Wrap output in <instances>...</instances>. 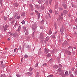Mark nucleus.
Instances as JSON below:
<instances>
[{
  "instance_id": "54",
  "label": "nucleus",
  "mask_w": 77,
  "mask_h": 77,
  "mask_svg": "<svg viewBox=\"0 0 77 77\" xmlns=\"http://www.w3.org/2000/svg\"><path fill=\"white\" fill-rule=\"evenodd\" d=\"M63 14L62 13L61 14V16H62H62H63Z\"/></svg>"
},
{
  "instance_id": "11",
  "label": "nucleus",
  "mask_w": 77,
  "mask_h": 77,
  "mask_svg": "<svg viewBox=\"0 0 77 77\" xmlns=\"http://www.w3.org/2000/svg\"><path fill=\"white\" fill-rule=\"evenodd\" d=\"M65 75L66 76H67V75H68V72L66 71L65 73Z\"/></svg>"
},
{
  "instance_id": "1",
  "label": "nucleus",
  "mask_w": 77,
  "mask_h": 77,
  "mask_svg": "<svg viewBox=\"0 0 77 77\" xmlns=\"http://www.w3.org/2000/svg\"><path fill=\"white\" fill-rule=\"evenodd\" d=\"M65 52L67 54L71 55V52L70 51H68V50H66L65 51Z\"/></svg>"
},
{
  "instance_id": "35",
  "label": "nucleus",
  "mask_w": 77,
  "mask_h": 77,
  "mask_svg": "<svg viewBox=\"0 0 77 77\" xmlns=\"http://www.w3.org/2000/svg\"><path fill=\"white\" fill-rule=\"evenodd\" d=\"M51 37H52V38H55V36H54L53 35H51Z\"/></svg>"
},
{
  "instance_id": "61",
  "label": "nucleus",
  "mask_w": 77,
  "mask_h": 77,
  "mask_svg": "<svg viewBox=\"0 0 77 77\" xmlns=\"http://www.w3.org/2000/svg\"><path fill=\"white\" fill-rule=\"evenodd\" d=\"M35 12H36V13H38V12L37 11H36V10L35 11Z\"/></svg>"
},
{
  "instance_id": "30",
  "label": "nucleus",
  "mask_w": 77,
  "mask_h": 77,
  "mask_svg": "<svg viewBox=\"0 0 77 77\" xmlns=\"http://www.w3.org/2000/svg\"><path fill=\"white\" fill-rule=\"evenodd\" d=\"M38 63H36V64H35V67H37L38 66Z\"/></svg>"
},
{
  "instance_id": "55",
  "label": "nucleus",
  "mask_w": 77,
  "mask_h": 77,
  "mask_svg": "<svg viewBox=\"0 0 77 77\" xmlns=\"http://www.w3.org/2000/svg\"><path fill=\"white\" fill-rule=\"evenodd\" d=\"M60 10H63V9L62 8H60Z\"/></svg>"
},
{
  "instance_id": "57",
  "label": "nucleus",
  "mask_w": 77,
  "mask_h": 77,
  "mask_svg": "<svg viewBox=\"0 0 77 77\" xmlns=\"http://www.w3.org/2000/svg\"><path fill=\"white\" fill-rule=\"evenodd\" d=\"M59 66H60V67H62V65L60 64L59 65Z\"/></svg>"
},
{
  "instance_id": "63",
  "label": "nucleus",
  "mask_w": 77,
  "mask_h": 77,
  "mask_svg": "<svg viewBox=\"0 0 77 77\" xmlns=\"http://www.w3.org/2000/svg\"><path fill=\"white\" fill-rule=\"evenodd\" d=\"M8 41H10V38H8Z\"/></svg>"
},
{
  "instance_id": "12",
  "label": "nucleus",
  "mask_w": 77,
  "mask_h": 77,
  "mask_svg": "<svg viewBox=\"0 0 77 77\" xmlns=\"http://www.w3.org/2000/svg\"><path fill=\"white\" fill-rule=\"evenodd\" d=\"M26 13H23L21 14V16H22V17H24Z\"/></svg>"
},
{
  "instance_id": "21",
  "label": "nucleus",
  "mask_w": 77,
  "mask_h": 77,
  "mask_svg": "<svg viewBox=\"0 0 77 77\" xmlns=\"http://www.w3.org/2000/svg\"><path fill=\"white\" fill-rule=\"evenodd\" d=\"M29 45H26L25 46V47L26 48H29Z\"/></svg>"
},
{
  "instance_id": "24",
  "label": "nucleus",
  "mask_w": 77,
  "mask_h": 77,
  "mask_svg": "<svg viewBox=\"0 0 77 77\" xmlns=\"http://www.w3.org/2000/svg\"><path fill=\"white\" fill-rule=\"evenodd\" d=\"M57 68V65H55L54 66V68Z\"/></svg>"
},
{
  "instance_id": "39",
  "label": "nucleus",
  "mask_w": 77,
  "mask_h": 77,
  "mask_svg": "<svg viewBox=\"0 0 77 77\" xmlns=\"http://www.w3.org/2000/svg\"><path fill=\"white\" fill-rule=\"evenodd\" d=\"M51 2H52V1L51 0H50L49 1L50 5H51Z\"/></svg>"
},
{
  "instance_id": "4",
  "label": "nucleus",
  "mask_w": 77,
  "mask_h": 77,
  "mask_svg": "<svg viewBox=\"0 0 77 77\" xmlns=\"http://www.w3.org/2000/svg\"><path fill=\"white\" fill-rule=\"evenodd\" d=\"M32 27L33 29H36V24H34V25H33Z\"/></svg>"
},
{
  "instance_id": "22",
  "label": "nucleus",
  "mask_w": 77,
  "mask_h": 77,
  "mask_svg": "<svg viewBox=\"0 0 77 77\" xmlns=\"http://www.w3.org/2000/svg\"><path fill=\"white\" fill-rule=\"evenodd\" d=\"M40 38H42V39L43 38V35H42V34H41V36H40Z\"/></svg>"
},
{
  "instance_id": "26",
  "label": "nucleus",
  "mask_w": 77,
  "mask_h": 77,
  "mask_svg": "<svg viewBox=\"0 0 77 77\" xmlns=\"http://www.w3.org/2000/svg\"><path fill=\"white\" fill-rule=\"evenodd\" d=\"M52 32H51V30H50L49 32V33L50 35H51V34Z\"/></svg>"
},
{
  "instance_id": "40",
  "label": "nucleus",
  "mask_w": 77,
  "mask_h": 77,
  "mask_svg": "<svg viewBox=\"0 0 77 77\" xmlns=\"http://www.w3.org/2000/svg\"><path fill=\"white\" fill-rule=\"evenodd\" d=\"M48 16H49L50 18H51V16H50V14L49 13H48Z\"/></svg>"
},
{
  "instance_id": "8",
  "label": "nucleus",
  "mask_w": 77,
  "mask_h": 77,
  "mask_svg": "<svg viewBox=\"0 0 77 77\" xmlns=\"http://www.w3.org/2000/svg\"><path fill=\"white\" fill-rule=\"evenodd\" d=\"M26 74H27L29 75H32V72H29L26 73Z\"/></svg>"
},
{
  "instance_id": "36",
  "label": "nucleus",
  "mask_w": 77,
  "mask_h": 77,
  "mask_svg": "<svg viewBox=\"0 0 77 77\" xmlns=\"http://www.w3.org/2000/svg\"><path fill=\"white\" fill-rule=\"evenodd\" d=\"M47 65V64L46 63H45L43 64L42 66H46Z\"/></svg>"
},
{
  "instance_id": "17",
  "label": "nucleus",
  "mask_w": 77,
  "mask_h": 77,
  "mask_svg": "<svg viewBox=\"0 0 77 77\" xmlns=\"http://www.w3.org/2000/svg\"><path fill=\"white\" fill-rule=\"evenodd\" d=\"M38 19H39L40 18V17H41V15H40V13H39L38 14Z\"/></svg>"
},
{
  "instance_id": "56",
  "label": "nucleus",
  "mask_w": 77,
  "mask_h": 77,
  "mask_svg": "<svg viewBox=\"0 0 77 77\" xmlns=\"http://www.w3.org/2000/svg\"><path fill=\"white\" fill-rule=\"evenodd\" d=\"M75 21L77 23V18L76 19Z\"/></svg>"
},
{
  "instance_id": "16",
  "label": "nucleus",
  "mask_w": 77,
  "mask_h": 77,
  "mask_svg": "<svg viewBox=\"0 0 77 77\" xmlns=\"http://www.w3.org/2000/svg\"><path fill=\"white\" fill-rule=\"evenodd\" d=\"M17 26H18V24H17V22H16L15 24L14 27H17Z\"/></svg>"
},
{
  "instance_id": "15",
  "label": "nucleus",
  "mask_w": 77,
  "mask_h": 77,
  "mask_svg": "<svg viewBox=\"0 0 77 77\" xmlns=\"http://www.w3.org/2000/svg\"><path fill=\"white\" fill-rule=\"evenodd\" d=\"M20 30H21V27L19 26L18 28V29H17V31H18V32H20Z\"/></svg>"
},
{
  "instance_id": "28",
  "label": "nucleus",
  "mask_w": 77,
  "mask_h": 77,
  "mask_svg": "<svg viewBox=\"0 0 77 77\" xmlns=\"http://www.w3.org/2000/svg\"><path fill=\"white\" fill-rule=\"evenodd\" d=\"M21 23H22V24H24L25 23V21H24V20H23V21L21 22Z\"/></svg>"
},
{
  "instance_id": "44",
  "label": "nucleus",
  "mask_w": 77,
  "mask_h": 77,
  "mask_svg": "<svg viewBox=\"0 0 77 77\" xmlns=\"http://www.w3.org/2000/svg\"><path fill=\"white\" fill-rule=\"evenodd\" d=\"M15 5L16 7H17L18 6V5L17 3L15 4Z\"/></svg>"
},
{
  "instance_id": "50",
  "label": "nucleus",
  "mask_w": 77,
  "mask_h": 77,
  "mask_svg": "<svg viewBox=\"0 0 77 77\" xmlns=\"http://www.w3.org/2000/svg\"><path fill=\"white\" fill-rule=\"evenodd\" d=\"M57 33V31L54 33V34H56V33Z\"/></svg>"
},
{
  "instance_id": "14",
  "label": "nucleus",
  "mask_w": 77,
  "mask_h": 77,
  "mask_svg": "<svg viewBox=\"0 0 77 77\" xmlns=\"http://www.w3.org/2000/svg\"><path fill=\"white\" fill-rule=\"evenodd\" d=\"M1 64L2 65V66L3 67H5V66H3V62L2 61H1Z\"/></svg>"
},
{
  "instance_id": "60",
  "label": "nucleus",
  "mask_w": 77,
  "mask_h": 77,
  "mask_svg": "<svg viewBox=\"0 0 77 77\" xmlns=\"http://www.w3.org/2000/svg\"><path fill=\"white\" fill-rule=\"evenodd\" d=\"M73 29H75V27H73Z\"/></svg>"
},
{
  "instance_id": "19",
  "label": "nucleus",
  "mask_w": 77,
  "mask_h": 77,
  "mask_svg": "<svg viewBox=\"0 0 77 77\" xmlns=\"http://www.w3.org/2000/svg\"><path fill=\"white\" fill-rule=\"evenodd\" d=\"M54 26L55 27V29H57V24H56V23H55Z\"/></svg>"
},
{
  "instance_id": "27",
  "label": "nucleus",
  "mask_w": 77,
  "mask_h": 77,
  "mask_svg": "<svg viewBox=\"0 0 77 77\" xmlns=\"http://www.w3.org/2000/svg\"><path fill=\"white\" fill-rule=\"evenodd\" d=\"M74 74H75V76L76 75H77V70L76 72H75L74 73Z\"/></svg>"
},
{
  "instance_id": "10",
  "label": "nucleus",
  "mask_w": 77,
  "mask_h": 77,
  "mask_svg": "<svg viewBox=\"0 0 77 77\" xmlns=\"http://www.w3.org/2000/svg\"><path fill=\"white\" fill-rule=\"evenodd\" d=\"M47 57H51V54L50 53H49L47 55Z\"/></svg>"
},
{
  "instance_id": "45",
  "label": "nucleus",
  "mask_w": 77,
  "mask_h": 77,
  "mask_svg": "<svg viewBox=\"0 0 77 77\" xmlns=\"http://www.w3.org/2000/svg\"><path fill=\"white\" fill-rule=\"evenodd\" d=\"M17 48H16L15 49H14V52H15V51H16V50H17Z\"/></svg>"
},
{
  "instance_id": "51",
  "label": "nucleus",
  "mask_w": 77,
  "mask_h": 77,
  "mask_svg": "<svg viewBox=\"0 0 77 77\" xmlns=\"http://www.w3.org/2000/svg\"><path fill=\"white\" fill-rule=\"evenodd\" d=\"M21 46L19 47V49L20 50H21Z\"/></svg>"
},
{
  "instance_id": "20",
  "label": "nucleus",
  "mask_w": 77,
  "mask_h": 77,
  "mask_svg": "<svg viewBox=\"0 0 77 77\" xmlns=\"http://www.w3.org/2000/svg\"><path fill=\"white\" fill-rule=\"evenodd\" d=\"M62 70L60 68L57 70V71H59V72H62Z\"/></svg>"
},
{
  "instance_id": "7",
  "label": "nucleus",
  "mask_w": 77,
  "mask_h": 77,
  "mask_svg": "<svg viewBox=\"0 0 77 77\" xmlns=\"http://www.w3.org/2000/svg\"><path fill=\"white\" fill-rule=\"evenodd\" d=\"M18 33H16L13 34V36H14V37H17V36H18Z\"/></svg>"
},
{
  "instance_id": "37",
  "label": "nucleus",
  "mask_w": 77,
  "mask_h": 77,
  "mask_svg": "<svg viewBox=\"0 0 77 77\" xmlns=\"http://www.w3.org/2000/svg\"><path fill=\"white\" fill-rule=\"evenodd\" d=\"M59 18H60V19H59L60 20H62L63 19L62 17H59Z\"/></svg>"
},
{
  "instance_id": "5",
  "label": "nucleus",
  "mask_w": 77,
  "mask_h": 77,
  "mask_svg": "<svg viewBox=\"0 0 77 77\" xmlns=\"http://www.w3.org/2000/svg\"><path fill=\"white\" fill-rule=\"evenodd\" d=\"M9 27L8 26V25H6L5 26V27H4V31H6V29L8 28Z\"/></svg>"
},
{
  "instance_id": "42",
  "label": "nucleus",
  "mask_w": 77,
  "mask_h": 77,
  "mask_svg": "<svg viewBox=\"0 0 77 77\" xmlns=\"http://www.w3.org/2000/svg\"><path fill=\"white\" fill-rule=\"evenodd\" d=\"M71 5H72V7H74V4H73V3H71Z\"/></svg>"
},
{
  "instance_id": "62",
  "label": "nucleus",
  "mask_w": 77,
  "mask_h": 77,
  "mask_svg": "<svg viewBox=\"0 0 77 77\" xmlns=\"http://www.w3.org/2000/svg\"><path fill=\"white\" fill-rule=\"evenodd\" d=\"M9 35H12V33H10V34H9Z\"/></svg>"
},
{
  "instance_id": "49",
  "label": "nucleus",
  "mask_w": 77,
  "mask_h": 77,
  "mask_svg": "<svg viewBox=\"0 0 77 77\" xmlns=\"http://www.w3.org/2000/svg\"><path fill=\"white\" fill-rule=\"evenodd\" d=\"M52 77V75H49L47 77Z\"/></svg>"
},
{
  "instance_id": "18",
  "label": "nucleus",
  "mask_w": 77,
  "mask_h": 77,
  "mask_svg": "<svg viewBox=\"0 0 77 77\" xmlns=\"http://www.w3.org/2000/svg\"><path fill=\"white\" fill-rule=\"evenodd\" d=\"M68 49H70V50H73L72 48V47H69L68 48Z\"/></svg>"
},
{
  "instance_id": "33",
  "label": "nucleus",
  "mask_w": 77,
  "mask_h": 77,
  "mask_svg": "<svg viewBox=\"0 0 77 77\" xmlns=\"http://www.w3.org/2000/svg\"><path fill=\"white\" fill-rule=\"evenodd\" d=\"M32 69H33L32 67H30L29 69V71H32Z\"/></svg>"
},
{
  "instance_id": "58",
  "label": "nucleus",
  "mask_w": 77,
  "mask_h": 77,
  "mask_svg": "<svg viewBox=\"0 0 77 77\" xmlns=\"http://www.w3.org/2000/svg\"><path fill=\"white\" fill-rule=\"evenodd\" d=\"M28 33V31H26V33Z\"/></svg>"
},
{
  "instance_id": "43",
  "label": "nucleus",
  "mask_w": 77,
  "mask_h": 77,
  "mask_svg": "<svg viewBox=\"0 0 77 77\" xmlns=\"http://www.w3.org/2000/svg\"><path fill=\"white\" fill-rule=\"evenodd\" d=\"M48 39H49L47 37L46 38V41H48Z\"/></svg>"
},
{
  "instance_id": "13",
  "label": "nucleus",
  "mask_w": 77,
  "mask_h": 77,
  "mask_svg": "<svg viewBox=\"0 0 77 77\" xmlns=\"http://www.w3.org/2000/svg\"><path fill=\"white\" fill-rule=\"evenodd\" d=\"M63 12L64 14H67L68 12L67 11L64 10L63 11Z\"/></svg>"
},
{
  "instance_id": "48",
  "label": "nucleus",
  "mask_w": 77,
  "mask_h": 77,
  "mask_svg": "<svg viewBox=\"0 0 77 77\" xmlns=\"http://www.w3.org/2000/svg\"><path fill=\"white\" fill-rule=\"evenodd\" d=\"M74 77V76H73V75H70V77Z\"/></svg>"
},
{
  "instance_id": "23",
  "label": "nucleus",
  "mask_w": 77,
  "mask_h": 77,
  "mask_svg": "<svg viewBox=\"0 0 77 77\" xmlns=\"http://www.w3.org/2000/svg\"><path fill=\"white\" fill-rule=\"evenodd\" d=\"M28 56H29L28 55H25L24 56V57H25V58H26L28 57Z\"/></svg>"
},
{
  "instance_id": "2",
  "label": "nucleus",
  "mask_w": 77,
  "mask_h": 77,
  "mask_svg": "<svg viewBox=\"0 0 77 77\" xmlns=\"http://www.w3.org/2000/svg\"><path fill=\"white\" fill-rule=\"evenodd\" d=\"M14 18H17V19H18L19 18H20V17L18 16V14H16L14 15Z\"/></svg>"
},
{
  "instance_id": "47",
  "label": "nucleus",
  "mask_w": 77,
  "mask_h": 77,
  "mask_svg": "<svg viewBox=\"0 0 77 77\" xmlns=\"http://www.w3.org/2000/svg\"><path fill=\"white\" fill-rule=\"evenodd\" d=\"M55 14H57V11H55Z\"/></svg>"
},
{
  "instance_id": "53",
  "label": "nucleus",
  "mask_w": 77,
  "mask_h": 77,
  "mask_svg": "<svg viewBox=\"0 0 77 77\" xmlns=\"http://www.w3.org/2000/svg\"><path fill=\"white\" fill-rule=\"evenodd\" d=\"M74 68H72V71H74Z\"/></svg>"
},
{
  "instance_id": "29",
  "label": "nucleus",
  "mask_w": 77,
  "mask_h": 77,
  "mask_svg": "<svg viewBox=\"0 0 77 77\" xmlns=\"http://www.w3.org/2000/svg\"><path fill=\"white\" fill-rule=\"evenodd\" d=\"M15 23V22L14 21V20H13V21H12L11 22V23L12 24H14Z\"/></svg>"
},
{
  "instance_id": "3",
  "label": "nucleus",
  "mask_w": 77,
  "mask_h": 77,
  "mask_svg": "<svg viewBox=\"0 0 77 77\" xmlns=\"http://www.w3.org/2000/svg\"><path fill=\"white\" fill-rule=\"evenodd\" d=\"M60 31L61 32V34L62 35V34H63V33L64 31H65V29L63 28H61Z\"/></svg>"
},
{
  "instance_id": "34",
  "label": "nucleus",
  "mask_w": 77,
  "mask_h": 77,
  "mask_svg": "<svg viewBox=\"0 0 77 77\" xmlns=\"http://www.w3.org/2000/svg\"><path fill=\"white\" fill-rule=\"evenodd\" d=\"M49 12H50L51 13V14L52 12H53V11H52V10H50L49 11Z\"/></svg>"
},
{
  "instance_id": "32",
  "label": "nucleus",
  "mask_w": 77,
  "mask_h": 77,
  "mask_svg": "<svg viewBox=\"0 0 77 77\" xmlns=\"http://www.w3.org/2000/svg\"><path fill=\"white\" fill-rule=\"evenodd\" d=\"M29 6L31 7V8H33V5L32 4H30L29 5Z\"/></svg>"
},
{
  "instance_id": "6",
  "label": "nucleus",
  "mask_w": 77,
  "mask_h": 77,
  "mask_svg": "<svg viewBox=\"0 0 77 77\" xmlns=\"http://www.w3.org/2000/svg\"><path fill=\"white\" fill-rule=\"evenodd\" d=\"M48 52H49V51L47 49L45 48V49L44 53H45L47 54V53H48Z\"/></svg>"
},
{
  "instance_id": "31",
  "label": "nucleus",
  "mask_w": 77,
  "mask_h": 77,
  "mask_svg": "<svg viewBox=\"0 0 77 77\" xmlns=\"http://www.w3.org/2000/svg\"><path fill=\"white\" fill-rule=\"evenodd\" d=\"M23 30H24V32H25V31H26V27H23Z\"/></svg>"
},
{
  "instance_id": "52",
  "label": "nucleus",
  "mask_w": 77,
  "mask_h": 77,
  "mask_svg": "<svg viewBox=\"0 0 77 77\" xmlns=\"http://www.w3.org/2000/svg\"><path fill=\"white\" fill-rule=\"evenodd\" d=\"M42 2H45V0H42Z\"/></svg>"
},
{
  "instance_id": "38",
  "label": "nucleus",
  "mask_w": 77,
  "mask_h": 77,
  "mask_svg": "<svg viewBox=\"0 0 77 77\" xmlns=\"http://www.w3.org/2000/svg\"><path fill=\"white\" fill-rule=\"evenodd\" d=\"M38 3H39V4H41V1H40V0H39L38 1Z\"/></svg>"
},
{
  "instance_id": "59",
  "label": "nucleus",
  "mask_w": 77,
  "mask_h": 77,
  "mask_svg": "<svg viewBox=\"0 0 77 77\" xmlns=\"http://www.w3.org/2000/svg\"><path fill=\"white\" fill-rule=\"evenodd\" d=\"M33 13H32L30 14V15H33Z\"/></svg>"
},
{
  "instance_id": "9",
  "label": "nucleus",
  "mask_w": 77,
  "mask_h": 77,
  "mask_svg": "<svg viewBox=\"0 0 77 77\" xmlns=\"http://www.w3.org/2000/svg\"><path fill=\"white\" fill-rule=\"evenodd\" d=\"M63 6L64 7L65 9H66V6L65 3H64V4H63Z\"/></svg>"
},
{
  "instance_id": "46",
  "label": "nucleus",
  "mask_w": 77,
  "mask_h": 77,
  "mask_svg": "<svg viewBox=\"0 0 77 77\" xmlns=\"http://www.w3.org/2000/svg\"><path fill=\"white\" fill-rule=\"evenodd\" d=\"M36 8H37V9H39V5H37Z\"/></svg>"
},
{
  "instance_id": "25",
  "label": "nucleus",
  "mask_w": 77,
  "mask_h": 77,
  "mask_svg": "<svg viewBox=\"0 0 77 77\" xmlns=\"http://www.w3.org/2000/svg\"><path fill=\"white\" fill-rule=\"evenodd\" d=\"M16 76H17V77H20L21 76V75H20V74H17L16 75Z\"/></svg>"
},
{
  "instance_id": "41",
  "label": "nucleus",
  "mask_w": 77,
  "mask_h": 77,
  "mask_svg": "<svg viewBox=\"0 0 77 77\" xmlns=\"http://www.w3.org/2000/svg\"><path fill=\"white\" fill-rule=\"evenodd\" d=\"M39 76V73L37 72V77H38Z\"/></svg>"
},
{
  "instance_id": "64",
  "label": "nucleus",
  "mask_w": 77,
  "mask_h": 77,
  "mask_svg": "<svg viewBox=\"0 0 77 77\" xmlns=\"http://www.w3.org/2000/svg\"><path fill=\"white\" fill-rule=\"evenodd\" d=\"M73 54H75V52H73Z\"/></svg>"
}]
</instances>
